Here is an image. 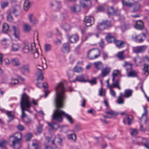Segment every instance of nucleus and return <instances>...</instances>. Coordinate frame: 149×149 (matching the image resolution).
I'll use <instances>...</instances> for the list:
<instances>
[{
    "instance_id": "nucleus-1",
    "label": "nucleus",
    "mask_w": 149,
    "mask_h": 149,
    "mask_svg": "<svg viewBox=\"0 0 149 149\" xmlns=\"http://www.w3.org/2000/svg\"><path fill=\"white\" fill-rule=\"evenodd\" d=\"M55 102L56 108L52 115V119L61 122L63 119V116H64L71 123H73V120L71 116L60 109L63 107V101L66 97L65 88L63 83L60 82L55 87Z\"/></svg>"
},
{
    "instance_id": "nucleus-2",
    "label": "nucleus",
    "mask_w": 149,
    "mask_h": 149,
    "mask_svg": "<svg viewBox=\"0 0 149 149\" xmlns=\"http://www.w3.org/2000/svg\"><path fill=\"white\" fill-rule=\"evenodd\" d=\"M32 103L35 105H38V101L34 99H33L32 102L30 101L29 97L25 93L22 95L20 102L22 113L21 118L25 124L29 123L31 122V119L27 116L25 111H29V109L31 106Z\"/></svg>"
},
{
    "instance_id": "nucleus-3",
    "label": "nucleus",
    "mask_w": 149,
    "mask_h": 149,
    "mask_svg": "<svg viewBox=\"0 0 149 149\" xmlns=\"http://www.w3.org/2000/svg\"><path fill=\"white\" fill-rule=\"evenodd\" d=\"M22 53L25 54L30 53L33 58L34 59L37 58L39 54L37 49L35 48V44L29 42L24 43L22 49Z\"/></svg>"
},
{
    "instance_id": "nucleus-4",
    "label": "nucleus",
    "mask_w": 149,
    "mask_h": 149,
    "mask_svg": "<svg viewBox=\"0 0 149 149\" xmlns=\"http://www.w3.org/2000/svg\"><path fill=\"white\" fill-rule=\"evenodd\" d=\"M9 140L11 141V146L14 149H20L22 147L21 141L22 135L20 133H16L9 136Z\"/></svg>"
},
{
    "instance_id": "nucleus-5",
    "label": "nucleus",
    "mask_w": 149,
    "mask_h": 149,
    "mask_svg": "<svg viewBox=\"0 0 149 149\" xmlns=\"http://www.w3.org/2000/svg\"><path fill=\"white\" fill-rule=\"evenodd\" d=\"M42 66L38 65L36 66V75L37 77V80L38 82L40 81H43L44 77L42 71L47 67L46 61L45 58L42 60Z\"/></svg>"
},
{
    "instance_id": "nucleus-6",
    "label": "nucleus",
    "mask_w": 149,
    "mask_h": 149,
    "mask_svg": "<svg viewBox=\"0 0 149 149\" xmlns=\"http://www.w3.org/2000/svg\"><path fill=\"white\" fill-rule=\"evenodd\" d=\"M100 55V51L99 49H93L88 53L87 57L90 59H93L97 58Z\"/></svg>"
},
{
    "instance_id": "nucleus-7",
    "label": "nucleus",
    "mask_w": 149,
    "mask_h": 149,
    "mask_svg": "<svg viewBox=\"0 0 149 149\" xmlns=\"http://www.w3.org/2000/svg\"><path fill=\"white\" fill-rule=\"evenodd\" d=\"M50 6L53 11L57 12L61 8V2L60 1H54L50 3Z\"/></svg>"
},
{
    "instance_id": "nucleus-8",
    "label": "nucleus",
    "mask_w": 149,
    "mask_h": 149,
    "mask_svg": "<svg viewBox=\"0 0 149 149\" xmlns=\"http://www.w3.org/2000/svg\"><path fill=\"white\" fill-rule=\"evenodd\" d=\"M111 26L110 21H104L99 24L97 26L98 29L100 30H104Z\"/></svg>"
},
{
    "instance_id": "nucleus-9",
    "label": "nucleus",
    "mask_w": 149,
    "mask_h": 149,
    "mask_svg": "<svg viewBox=\"0 0 149 149\" xmlns=\"http://www.w3.org/2000/svg\"><path fill=\"white\" fill-rule=\"evenodd\" d=\"M84 22L87 26H90L94 24V18L90 16H86L84 19Z\"/></svg>"
},
{
    "instance_id": "nucleus-10",
    "label": "nucleus",
    "mask_w": 149,
    "mask_h": 149,
    "mask_svg": "<svg viewBox=\"0 0 149 149\" xmlns=\"http://www.w3.org/2000/svg\"><path fill=\"white\" fill-rule=\"evenodd\" d=\"M28 17L29 22L32 24L35 25L38 23V20L33 14L32 13L29 14L28 15Z\"/></svg>"
},
{
    "instance_id": "nucleus-11",
    "label": "nucleus",
    "mask_w": 149,
    "mask_h": 149,
    "mask_svg": "<svg viewBox=\"0 0 149 149\" xmlns=\"http://www.w3.org/2000/svg\"><path fill=\"white\" fill-rule=\"evenodd\" d=\"M70 10L72 13H77L80 11L81 7L78 5L74 4L70 7Z\"/></svg>"
},
{
    "instance_id": "nucleus-12",
    "label": "nucleus",
    "mask_w": 149,
    "mask_h": 149,
    "mask_svg": "<svg viewBox=\"0 0 149 149\" xmlns=\"http://www.w3.org/2000/svg\"><path fill=\"white\" fill-rule=\"evenodd\" d=\"M105 113L108 115L104 116L105 118H110L112 116H116L118 115V113L112 110L109 109H107Z\"/></svg>"
},
{
    "instance_id": "nucleus-13",
    "label": "nucleus",
    "mask_w": 149,
    "mask_h": 149,
    "mask_svg": "<svg viewBox=\"0 0 149 149\" xmlns=\"http://www.w3.org/2000/svg\"><path fill=\"white\" fill-rule=\"evenodd\" d=\"M146 48L145 46H137L133 48V51L136 53H139L144 52Z\"/></svg>"
},
{
    "instance_id": "nucleus-14",
    "label": "nucleus",
    "mask_w": 149,
    "mask_h": 149,
    "mask_svg": "<svg viewBox=\"0 0 149 149\" xmlns=\"http://www.w3.org/2000/svg\"><path fill=\"white\" fill-rule=\"evenodd\" d=\"M68 77L69 81L71 83L74 82L75 81H78L81 82H85L86 81L85 79V76L83 75L77 76L75 79L72 81H71L70 80V78H71V77L68 76Z\"/></svg>"
},
{
    "instance_id": "nucleus-15",
    "label": "nucleus",
    "mask_w": 149,
    "mask_h": 149,
    "mask_svg": "<svg viewBox=\"0 0 149 149\" xmlns=\"http://www.w3.org/2000/svg\"><path fill=\"white\" fill-rule=\"evenodd\" d=\"M120 115H126V117L124 119L123 121L124 124H126L127 123H127L129 125H130L131 124L132 122V120L130 118H129V116L126 114L125 112H123L121 113H120Z\"/></svg>"
},
{
    "instance_id": "nucleus-16",
    "label": "nucleus",
    "mask_w": 149,
    "mask_h": 149,
    "mask_svg": "<svg viewBox=\"0 0 149 149\" xmlns=\"http://www.w3.org/2000/svg\"><path fill=\"white\" fill-rule=\"evenodd\" d=\"M110 71V68L106 67L102 69L101 76L104 77L108 75Z\"/></svg>"
},
{
    "instance_id": "nucleus-17",
    "label": "nucleus",
    "mask_w": 149,
    "mask_h": 149,
    "mask_svg": "<svg viewBox=\"0 0 149 149\" xmlns=\"http://www.w3.org/2000/svg\"><path fill=\"white\" fill-rule=\"evenodd\" d=\"M144 112L142 114L141 118H140V120L141 122H143L144 124L146 123L147 118L146 115L147 113V110L145 106L143 107Z\"/></svg>"
},
{
    "instance_id": "nucleus-18",
    "label": "nucleus",
    "mask_w": 149,
    "mask_h": 149,
    "mask_svg": "<svg viewBox=\"0 0 149 149\" xmlns=\"http://www.w3.org/2000/svg\"><path fill=\"white\" fill-rule=\"evenodd\" d=\"M12 29L13 31V35L15 38L19 39V29L14 26H12Z\"/></svg>"
},
{
    "instance_id": "nucleus-19",
    "label": "nucleus",
    "mask_w": 149,
    "mask_h": 149,
    "mask_svg": "<svg viewBox=\"0 0 149 149\" xmlns=\"http://www.w3.org/2000/svg\"><path fill=\"white\" fill-rule=\"evenodd\" d=\"M81 6L84 8H86L89 7L91 4L90 0H84L83 2H81Z\"/></svg>"
},
{
    "instance_id": "nucleus-20",
    "label": "nucleus",
    "mask_w": 149,
    "mask_h": 149,
    "mask_svg": "<svg viewBox=\"0 0 149 149\" xmlns=\"http://www.w3.org/2000/svg\"><path fill=\"white\" fill-rule=\"evenodd\" d=\"M69 40L71 43H74L78 40L79 36L77 34L73 35L69 37Z\"/></svg>"
},
{
    "instance_id": "nucleus-21",
    "label": "nucleus",
    "mask_w": 149,
    "mask_h": 149,
    "mask_svg": "<svg viewBox=\"0 0 149 149\" xmlns=\"http://www.w3.org/2000/svg\"><path fill=\"white\" fill-rule=\"evenodd\" d=\"M70 50L69 45L68 43H65L62 48V51L64 53H68Z\"/></svg>"
},
{
    "instance_id": "nucleus-22",
    "label": "nucleus",
    "mask_w": 149,
    "mask_h": 149,
    "mask_svg": "<svg viewBox=\"0 0 149 149\" xmlns=\"http://www.w3.org/2000/svg\"><path fill=\"white\" fill-rule=\"evenodd\" d=\"M107 40L109 42H115L116 40L115 37L112 36L111 34L109 33L106 37Z\"/></svg>"
},
{
    "instance_id": "nucleus-23",
    "label": "nucleus",
    "mask_w": 149,
    "mask_h": 149,
    "mask_svg": "<svg viewBox=\"0 0 149 149\" xmlns=\"http://www.w3.org/2000/svg\"><path fill=\"white\" fill-rule=\"evenodd\" d=\"M31 5V4L29 0H26L24 2V8L25 11H27Z\"/></svg>"
},
{
    "instance_id": "nucleus-24",
    "label": "nucleus",
    "mask_w": 149,
    "mask_h": 149,
    "mask_svg": "<svg viewBox=\"0 0 149 149\" xmlns=\"http://www.w3.org/2000/svg\"><path fill=\"white\" fill-rule=\"evenodd\" d=\"M20 46L18 43H13L11 45V49L14 52H16L19 50Z\"/></svg>"
},
{
    "instance_id": "nucleus-25",
    "label": "nucleus",
    "mask_w": 149,
    "mask_h": 149,
    "mask_svg": "<svg viewBox=\"0 0 149 149\" xmlns=\"http://www.w3.org/2000/svg\"><path fill=\"white\" fill-rule=\"evenodd\" d=\"M94 65L95 68L98 70H100L103 67L102 63L100 61L95 62Z\"/></svg>"
},
{
    "instance_id": "nucleus-26",
    "label": "nucleus",
    "mask_w": 149,
    "mask_h": 149,
    "mask_svg": "<svg viewBox=\"0 0 149 149\" xmlns=\"http://www.w3.org/2000/svg\"><path fill=\"white\" fill-rule=\"evenodd\" d=\"M114 43L117 47L119 48L123 47L124 46L125 42L120 40H116Z\"/></svg>"
},
{
    "instance_id": "nucleus-27",
    "label": "nucleus",
    "mask_w": 149,
    "mask_h": 149,
    "mask_svg": "<svg viewBox=\"0 0 149 149\" xmlns=\"http://www.w3.org/2000/svg\"><path fill=\"white\" fill-rule=\"evenodd\" d=\"M131 1H133L134 0H122V2L124 5L131 7L133 5V4L131 3Z\"/></svg>"
},
{
    "instance_id": "nucleus-28",
    "label": "nucleus",
    "mask_w": 149,
    "mask_h": 149,
    "mask_svg": "<svg viewBox=\"0 0 149 149\" xmlns=\"http://www.w3.org/2000/svg\"><path fill=\"white\" fill-rule=\"evenodd\" d=\"M143 27V23L141 20H139L136 22L135 25V28L138 29L140 30Z\"/></svg>"
},
{
    "instance_id": "nucleus-29",
    "label": "nucleus",
    "mask_w": 149,
    "mask_h": 149,
    "mask_svg": "<svg viewBox=\"0 0 149 149\" xmlns=\"http://www.w3.org/2000/svg\"><path fill=\"white\" fill-rule=\"evenodd\" d=\"M132 91L130 89H126L125 91V94L123 96L125 97H129L132 95Z\"/></svg>"
},
{
    "instance_id": "nucleus-30",
    "label": "nucleus",
    "mask_w": 149,
    "mask_h": 149,
    "mask_svg": "<svg viewBox=\"0 0 149 149\" xmlns=\"http://www.w3.org/2000/svg\"><path fill=\"white\" fill-rule=\"evenodd\" d=\"M7 142L5 140L0 141V147L1 149H8L6 147Z\"/></svg>"
},
{
    "instance_id": "nucleus-31",
    "label": "nucleus",
    "mask_w": 149,
    "mask_h": 149,
    "mask_svg": "<svg viewBox=\"0 0 149 149\" xmlns=\"http://www.w3.org/2000/svg\"><path fill=\"white\" fill-rule=\"evenodd\" d=\"M9 31V26L8 24L4 23L3 25L2 31L4 33H7Z\"/></svg>"
},
{
    "instance_id": "nucleus-32",
    "label": "nucleus",
    "mask_w": 149,
    "mask_h": 149,
    "mask_svg": "<svg viewBox=\"0 0 149 149\" xmlns=\"http://www.w3.org/2000/svg\"><path fill=\"white\" fill-rule=\"evenodd\" d=\"M61 26L66 31H68L70 29V25L69 24L65 22L63 23L62 24H61Z\"/></svg>"
},
{
    "instance_id": "nucleus-33",
    "label": "nucleus",
    "mask_w": 149,
    "mask_h": 149,
    "mask_svg": "<svg viewBox=\"0 0 149 149\" xmlns=\"http://www.w3.org/2000/svg\"><path fill=\"white\" fill-rule=\"evenodd\" d=\"M48 124L52 130H56L59 127L58 125L55 123H48Z\"/></svg>"
},
{
    "instance_id": "nucleus-34",
    "label": "nucleus",
    "mask_w": 149,
    "mask_h": 149,
    "mask_svg": "<svg viewBox=\"0 0 149 149\" xmlns=\"http://www.w3.org/2000/svg\"><path fill=\"white\" fill-rule=\"evenodd\" d=\"M120 74V72L118 70H115L113 71L112 74V81L113 82H114L115 77H117Z\"/></svg>"
},
{
    "instance_id": "nucleus-35",
    "label": "nucleus",
    "mask_w": 149,
    "mask_h": 149,
    "mask_svg": "<svg viewBox=\"0 0 149 149\" xmlns=\"http://www.w3.org/2000/svg\"><path fill=\"white\" fill-rule=\"evenodd\" d=\"M134 9L132 11L133 12L138 11L140 7V4L138 3H136L134 4Z\"/></svg>"
},
{
    "instance_id": "nucleus-36",
    "label": "nucleus",
    "mask_w": 149,
    "mask_h": 149,
    "mask_svg": "<svg viewBox=\"0 0 149 149\" xmlns=\"http://www.w3.org/2000/svg\"><path fill=\"white\" fill-rule=\"evenodd\" d=\"M12 64L16 66H19L20 65V63L18 59L14 58L11 60Z\"/></svg>"
},
{
    "instance_id": "nucleus-37",
    "label": "nucleus",
    "mask_w": 149,
    "mask_h": 149,
    "mask_svg": "<svg viewBox=\"0 0 149 149\" xmlns=\"http://www.w3.org/2000/svg\"><path fill=\"white\" fill-rule=\"evenodd\" d=\"M6 113L10 119V120H8V122H10L14 119V116L11 111H7Z\"/></svg>"
},
{
    "instance_id": "nucleus-38",
    "label": "nucleus",
    "mask_w": 149,
    "mask_h": 149,
    "mask_svg": "<svg viewBox=\"0 0 149 149\" xmlns=\"http://www.w3.org/2000/svg\"><path fill=\"white\" fill-rule=\"evenodd\" d=\"M148 139L145 138H143L142 139V145L145 146L146 148L149 149V147H148L147 145L149 143Z\"/></svg>"
},
{
    "instance_id": "nucleus-39",
    "label": "nucleus",
    "mask_w": 149,
    "mask_h": 149,
    "mask_svg": "<svg viewBox=\"0 0 149 149\" xmlns=\"http://www.w3.org/2000/svg\"><path fill=\"white\" fill-rule=\"evenodd\" d=\"M117 102L119 104H123L124 103V100L123 98V95L122 93H120V95L118 97Z\"/></svg>"
},
{
    "instance_id": "nucleus-40",
    "label": "nucleus",
    "mask_w": 149,
    "mask_h": 149,
    "mask_svg": "<svg viewBox=\"0 0 149 149\" xmlns=\"http://www.w3.org/2000/svg\"><path fill=\"white\" fill-rule=\"evenodd\" d=\"M120 80L119 79L117 80L115 82H113L109 86V88L117 87L119 84Z\"/></svg>"
},
{
    "instance_id": "nucleus-41",
    "label": "nucleus",
    "mask_w": 149,
    "mask_h": 149,
    "mask_svg": "<svg viewBox=\"0 0 149 149\" xmlns=\"http://www.w3.org/2000/svg\"><path fill=\"white\" fill-rule=\"evenodd\" d=\"M124 53V51H123L118 53L117 54V56L120 60H123L125 58V57L123 55Z\"/></svg>"
},
{
    "instance_id": "nucleus-42",
    "label": "nucleus",
    "mask_w": 149,
    "mask_h": 149,
    "mask_svg": "<svg viewBox=\"0 0 149 149\" xmlns=\"http://www.w3.org/2000/svg\"><path fill=\"white\" fill-rule=\"evenodd\" d=\"M68 138L69 139L75 141L76 139V136L74 133L70 134L68 135Z\"/></svg>"
},
{
    "instance_id": "nucleus-43",
    "label": "nucleus",
    "mask_w": 149,
    "mask_h": 149,
    "mask_svg": "<svg viewBox=\"0 0 149 149\" xmlns=\"http://www.w3.org/2000/svg\"><path fill=\"white\" fill-rule=\"evenodd\" d=\"M24 29L25 31L29 32L31 30V27L29 24H25L24 25Z\"/></svg>"
},
{
    "instance_id": "nucleus-44",
    "label": "nucleus",
    "mask_w": 149,
    "mask_h": 149,
    "mask_svg": "<svg viewBox=\"0 0 149 149\" xmlns=\"http://www.w3.org/2000/svg\"><path fill=\"white\" fill-rule=\"evenodd\" d=\"M83 70V69L81 67L76 66L73 69V71L76 72H79Z\"/></svg>"
},
{
    "instance_id": "nucleus-45",
    "label": "nucleus",
    "mask_w": 149,
    "mask_h": 149,
    "mask_svg": "<svg viewBox=\"0 0 149 149\" xmlns=\"http://www.w3.org/2000/svg\"><path fill=\"white\" fill-rule=\"evenodd\" d=\"M42 125L39 124V125L37 128V132L36 133V134H40L42 130Z\"/></svg>"
},
{
    "instance_id": "nucleus-46",
    "label": "nucleus",
    "mask_w": 149,
    "mask_h": 149,
    "mask_svg": "<svg viewBox=\"0 0 149 149\" xmlns=\"http://www.w3.org/2000/svg\"><path fill=\"white\" fill-rule=\"evenodd\" d=\"M144 70L145 74L147 73V75L149 74V65L146 64H145L144 65Z\"/></svg>"
},
{
    "instance_id": "nucleus-47",
    "label": "nucleus",
    "mask_w": 149,
    "mask_h": 149,
    "mask_svg": "<svg viewBox=\"0 0 149 149\" xmlns=\"http://www.w3.org/2000/svg\"><path fill=\"white\" fill-rule=\"evenodd\" d=\"M127 76L129 77H134L136 76V74L134 71H132L128 73Z\"/></svg>"
},
{
    "instance_id": "nucleus-48",
    "label": "nucleus",
    "mask_w": 149,
    "mask_h": 149,
    "mask_svg": "<svg viewBox=\"0 0 149 149\" xmlns=\"http://www.w3.org/2000/svg\"><path fill=\"white\" fill-rule=\"evenodd\" d=\"M108 14L109 15H112L113 14H116V12L114 10L113 7H111L108 9Z\"/></svg>"
},
{
    "instance_id": "nucleus-49",
    "label": "nucleus",
    "mask_w": 149,
    "mask_h": 149,
    "mask_svg": "<svg viewBox=\"0 0 149 149\" xmlns=\"http://www.w3.org/2000/svg\"><path fill=\"white\" fill-rule=\"evenodd\" d=\"M9 3L7 1H3L1 3V6L2 8L4 9L7 7Z\"/></svg>"
},
{
    "instance_id": "nucleus-50",
    "label": "nucleus",
    "mask_w": 149,
    "mask_h": 149,
    "mask_svg": "<svg viewBox=\"0 0 149 149\" xmlns=\"http://www.w3.org/2000/svg\"><path fill=\"white\" fill-rule=\"evenodd\" d=\"M22 68L26 72L29 73L30 71L29 66L28 65H23L22 67Z\"/></svg>"
},
{
    "instance_id": "nucleus-51",
    "label": "nucleus",
    "mask_w": 149,
    "mask_h": 149,
    "mask_svg": "<svg viewBox=\"0 0 149 149\" xmlns=\"http://www.w3.org/2000/svg\"><path fill=\"white\" fill-rule=\"evenodd\" d=\"M9 12L11 14H14L15 16H17L18 15V11L15 8H13V9L10 10Z\"/></svg>"
},
{
    "instance_id": "nucleus-52",
    "label": "nucleus",
    "mask_w": 149,
    "mask_h": 149,
    "mask_svg": "<svg viewBox=\"0 0 149 149\" xmlns=\"http://www.w3.org/2000/svg\"><path fill=\"white\" fill-rule=\"evenodd\" d=\"M136 41L137 42H141L143 40V39L142 38L141 35H139L138 36H136L135 37Z\"/></svg>"
},
{
    "instance_id": "nucleus-53",
    "label": "nucleus",
    "mask_w": 149,
    "mask_h": 149,
    "mask_svg": "<svg viewBox=\"0 0 149 149\" xmlns=\"http://www.w3.org/2000/svg\"><path fill=\"white\" fill-rule=\"evenodd\" d=\"M18 83V81L17 79H11V82L10 83V84L16 85Z\"/></svg>"
},
{
    "instance_id": "nucleus-54",
    "label": "nucleus",
    "mask_w": 149,
    "mask_h": 149,
    "mask_svg": "<svg viewBox=\"0 0 149 149\" xmlns=\"http://www.w3.org/2000/svg\"><path fill=\"white\" fill-rule=\"evenodd\" d=\"M138 133V131L136 129H133L130 132V134L132 135H136Z\"/></svg>"
},
{
    "instance_id": "nucleus-55",
    "label": "nucleus",
    "mask_w": 149,
    "mask_h": 149,
    "mask_svg": "<svg viewBox=\"0 0 149 149\" xmlns=\"http://www.w3.org/2000/svg\"><path fill=\"white\" fill-rule=\"evenodd\" d=\"M99 95L101 96H105V92L103 91L102 87H101L99 91Z\"/></svg>"
},
{
    "instance_id": "nucleus-56",
    "label": "nucleus",
    "mask_w": 149,
    "mask_h": 149,
    "mask_svg": "<svg viewBox=\"0 0 149 149\" xmlns=\"http://www.w3.org/2000/svg\"><path fill=\"white\" fill-rule=\"evenodd\" d=\"M51 48V45L49 44H46L45 45V50L46 52L49 51Z\"/></svg>"
},
{
    "instance_id": "nucleus-57",
    "label": "nucleus",
    "mask_w": 149,
    "mask_h": 149,
    "mask_svg": "<svg viewBox=\"0 0 149 149\" xmlns=\"http://www.w3.org/2000/svg\"><path fill=\"white\" fill-rule=\"evenodd\" d=\"M7 19L9 22L12 21L13 20V18L12 16V14L9 12L7 17Z\"/></svg>"
},
{
    "instance_id": "nucleus-58",
    "label": "nucleus",
    "mask_w": 149,
    "mask_h": 149,
    "mask_svg": "<svg viewBox=\"0 0 149 149\" xmlns=\"http://www.w3.org/2000/svg\"><path fill=\"white\" fill-rule=\"evenodd\" d=\"M46 139L49 143L51 142L52 144H54V140L52 139V137L46 136Z\"/></svg>"
},
{
    "instance_id": "nucleus-59",
    "label": "nucleus",
    "mask_w": 149,
    "mask_h": 149,
    "mask_svg": "<svg viewBox=\"0 0 149 149\" xmlns=\"http://www.w3.org/2000/svg\"><path fill=\"white\" fill-rule=\"evenodd\" d=\"M32 137V134L30 133L27 134L25 136V138L26 141H29Z\"/></svg>"
},
{
    "instance_id": "nucleus-60",
    "label": "nucleus",
    "mask_w": 149,
    "mask_h": 149,
    "mask_svg": "<svg viewBox=\"0 0 149 149\" xmlns=\"http://www.w3.org/2000/svg\"><path fill=\"white\" fill-rule=\"evenodd\" d=\"M57 16L56 15L53 14L50 17V19L52 21H55L57 20Z\"/></svg>"
},
{
    "instance_id": "nucleus-61",
    "label": "nucleus",
    "mask_w": 149,
    "mask_h": 149,
    "mask_svg": "<svg viewBox=\"0 0 149 149\" xmlns=\"http://www.w3.org/2000/svg\"><path fill=\"white\" fill-rule=\"evenodd\" d=\"M104 103L106 106L107 107V109H109V103L107 99H104Z\"/></svg>"
},
{
    "instance_id": "nucleus-62",
    "label": "nucleus",
    "mask_w": 149,
    "mask_h": 149,
    "mask_svg": "<svg viewBox=\"0 0 149 149\" xmlns=\"http://www.w3.org/2000/svg\"><path fill=\"white\" fill-rule=\"evenodd\" d=\"M17 128L20 131L23 130L24 128V126L21 124H19L17 126Z\"/></svg>"
},
{
    "instance_id": "nucleus-63",
    "label": "nucleus",
    "mask_w": 149,
    "mask_h": 149,
    "mask_svg": "<svg viewBox=\"0 0 149 149\" xmlns=\"http://www.w3.org/2000/svg\"><path fill=\"white\" fill-rule=\"evenodd\" d=\"M103 58L104 60L107 59L108 57V56L107 53L105 52H103L102 53Z\"/></svg>"
},
{
    "instance_id": "nucleus-64",
    "label": "nucleus",
    "mask_w": 149,
    "mask_h": 149,
    "mask_svg": "<svg viewBox=\"0 0 149 149\" xmlns=\"http://www.w3.org/2000/svg\"><path fill=\"white\" fill-rule=\"evenodd\" d=\"M87 113H91L93 115H95L96 113L95 111L93 109L88 110L87 111Z\"/></svg>"
}]
</instances>
